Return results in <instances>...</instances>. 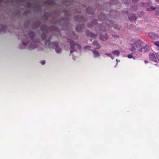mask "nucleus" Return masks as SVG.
Masks as SVG:
<instances>
[{
  "mask_svg": "<svg viewBox=\"0 0 159 159\" xmlns=\"http://www.w3.org/2000/svg\"><path fill=\"white\" fill-rule=\"evenodd\" d=\"M108 22L109 23H111V21H108Z\"/></svg>",
  "mask_w": 159,
  "mask_h": 159,
  "instance_id": "38",
  "label": "nucleus"
},
{
  "mask_svg": "<svg viewBox=\"0 0 159 159\" xmlns=\"http://www.w3.org/2000/svg\"><path fill=\"white\" fill-rule=\"evenodd\" d=\"M154 44L159 48V41H157L154 43Z\"/></svg>",
  "mask_w": 159,
  "mask_h": 159,
  "instance_id": "21",
  "label": "nucleus"
},
{
  "mask_svg": "<svg viewBox=\"0 0 159 159\" xmlns=\"http://www.w3.org/2000/svg\"><path fill=\"white\" fill-rule=\"evenodd\" d=\"M51 38V37L48 40L46 41L45 42V44L46 45H48V47L49 48H50V39Z\"/></svg>",
  "mask_w": 159,
  "mask_h": 159,
  "instance_id": "12",
  "label": "nucleus"
},
{
  "mask_svg": "<svg viewBox=\"0 0 159 159\" xmlns=\"http://www.w3.org/2000/svg\"><path fill=\"white\" fill-rule=\"evenodd\" d=\"M26 41H27V40H26ZM22 43H23V44L24 46H26V45H27V44H28V42H27V41H26V42H23V41H22Z\"/></svg>",
  "mask_w": 159,
  "mask_h": 159,
  "instance_id": "23",
  "label": "nucleus"
},
{
  "mask_svg": "<svg viewBox=\"0 0 159 159\" xmlns=\"http://www.w3.org/2000/svg\"><path fill=\"white\" fill-rule=\"evenodd\" d=\"M93 54V57H100V54L98 51H96L95 50H91Z\"/></svg>",
  "mask_w": 159,
  "mask_h": 159,
  "instance_id": "6",
  "label": "nucleus"
},
{
  "mask_svg": "<svg viewBox=\"0 0 159 159\" xmlns=\"http://www.w3.org/2000/svg\"><path fill=\"white\" fill-rule=\"evenodd\" d=\"M36 43H33V44H31L29 46V48L30 50H32L34 49L35 48H36Z\"/></svg>",
  "mask_w": 159,
  "mask_h": 159,
  "instance_id": "9",
  "label": "nucleus"
},
{
  "mask_svg": "<svg viewBox=\"0 0 159 159\" xmlns=\"http://www.w3.org/2000/svg\"><path fill=\"white\" fill-rule=\"evenodd\" d=\"M78 21H81V20H79V19H78Z\"/></svg>",
  "mask_w": 159,
  "mask_h": 159,
  "instance_id": "41",
  "label": "nucleus"
},
{
  "mask_svg": "<svg viewBox=\"0 0 159 159\" xmlns=\"http://www.w3.org/2000/svg\"><path fill=\"white\" fill-rule=\"evenodd\" d=\"M127 57L129 58H133V56L132 54H129L127 56Z\"/></svg>",
  "mask_w": 159,
  "mask_h": 159,
  "instance_id": "22",
  "label": "nucleus"
},
{
  "mask_svg": "<svg viewBox=\"0 0 159 159\" xmlns=\"http://www.w3.org/2000/svg\"><path fill=\"white\" fill-rule=\"evenodd\" d=\"M91 9V8L90 7H88L86 9V12L88 13H91L89 11Z\"/></svg>",
  "mask_w": 159,
  "mask_h": 159,
  "instance_id": "24",
  "label": "nucleus"
},
{
  "mask_svg": "<svg viewBox=\"0 0 159 159\" xmlns=\"http://www.w3.org/2000/svg\"><path fill=\"white\" fill-rule=\"evenodd\" d=\"M156 58L159 61V52L155 53Z\"/></svg>",
  "mask_w": 159,
  "mask_h": 159,
  "instance_id": "20",
  "label": "nucleus"
},
{
  "mask_svg": "<svg viewBox=\"0 0 159 159\" xmlns=\"http://www.w3.org/2000/svg\"><path fill=\"white\" fill-rule=\"evenodd\" d=\"M116 61L117 62L118 61V59H117L116 60ZM118 61H119V60H118Z\"/></svg>",
  "mask_w": 159,
  "mask_h": 159,
  "instance_id": "40",
  "label": "nucleus"
},
{
  "mask_svg": "<svg viewBox=\"0 0 159 159\" xmlns=\"http://www.w3.org/2000/svg\"><path fill=\"white\" fill-rule=\"evenodd\" d=\"M97 20H95L91 24V25L90 24H88V26L90 28L93 26L94 24H96L97 23Z\"/></svg>",
  "mask_w": 159,
  "mask_h": 159,
  "instance_id": "13",
  "label": "nucleus"
},
{
  "mask_svg": "<svg viewBox=\"0 0 159 159\" xmlns=\"http://www.w3.org/2000/svg\"><path fill=\"white\" fill-rule=\"evenodd\" d=\"M125 12V13H127V14L128 15L129 14L128 13V11H124Z\"/></svg>",
  "mask_w": 159,
  "mask_h": 159,
  "instance_id": "36",
  "label": "nucleus"
},
{
  "mask_svg": "<svg viewBox=\"0 0 159 159\" xmlns=\"http://www.w3.org/2000/svg\"><path fill=\"white\" fill-rule=\"evenodd\" d=\"M100 38L103 41H105L107 39V36L106 35H101L100 36Z\"/></svg>",
  "mask_w": 159,
  "mask_h": 159,
  "instance_id": "14",
  "label": "nucleus"
},
{
  "mask_svg": "<svg viewBox=\"0 0 159 159\" xmlns=\"http://www.w3.org/2000/svg\"><path fill=\"white\" fill-rule=\"evenodd\" d=\"M129 18L131 20H135L137 19L135 15L133 13L129 15Z\"/></svg>",
  "mask_w": 159,
  "mask_h": 159,
  "instance_id": "5",
  "label": "nucleus"
},
{
  "mask_svg": "<svg viewBox=\"0 0 159 159\" xmlns=\"http://www.w3.org/2000/svg\"><path fill=\"white\" fill-rule=\"evenodd\" d=\"M108 25H109V26H112V25H110L109 24V23H108Z\"/></svg>",
  "mask_w": 159,
  "mask_h": 159,
  "instance_id": "37",
  "label": "nucleus"
},
{
  "mask_svg": "<svg viewBox=\"0 0 159 159\" xmlns=\"http://www.w3.org/2000/svg\"><path fill=\"white\" fill-rule=\"evenodd\" d=\"M132 42L133 43L132 44V47L130 48V50L132 51H134L135 49V47L138 48L137 50L139 51L142 52L143 49V50L145 52L148 50V46L146 44L145 47L143 48V43L142 41L139 40H134Z\"/></svg>",
  "mask_w": 159,
  "mask_h": 159,
  "instance_id": "1",
  "label": "nucleus"
},
{
  "mask_svg": "<svg viewBox=\"0 0 159 159\" xmlns=\"http://www.w3.org/2000/svg\"><path fill=\"white\" fill-rule=\"evenodd\" d=\"M35 36V34L33 32H30L29 34L28 35V36H27L26 34L24 36L25 38H26V39H28V38L29 37H30L31 39V40H33V39L34 38V37Z\"/></svg>",
  "mask_w": 159,
  "mask_h": 159,
  "instance_id": "4",
  "label": "nucleus"
},
{
  "mask_svg": "<svg viewBox=\"0 0 159 159\" xmlns=\"http://www.w3.org/2000/svg\"><path fill=\"white\" fill-rule=\"evenodd\" d=\"M27 6H28V7H30V3H28L27 4Z\"/></svg>",
  "mask_w": 159,
  "mask_h": 159,
  "instance_id": "33",
  "label": "nucleus"
},
{
  "mask_svg": "<svg viewBox=\"0 0 159 159\" xmlns=\"http://www.w3.org/2000/svg\"><path fill=\"white\" fill-rule=\"evenodd\" d=\"M90 47V46H85L84 47V48L85 49H86V48H89Z\"/></svg>",
  "mask_w": 159,
  "mask_h": 159,
  "instance_id": "32",
  "label": "nucleus"
},
{
  "mask_svg": "<svg viewBox=\"0 0 159 159\" xmlns=\"http://www.w3.org/2000/svg\"><path fill=\"white\" fill-rule=\"evenodd\" d=\"M68 42L70 44V48L72 49L70 51V52L72 53L76 51L75 50V47L76 46L79 49H81V46L79 44L73 41L71 39H68Z\"/></svg>",
  "mask_w": 159,
  "mask_h": 159,
  "instance_id": "2",
  "label": "nucleus"
},
{
  "mask_svg": "<svg viewBox=\"0 0 159 159\" xmlns=\"http://www.w3.org/2000/svg\"><path fill=\"white\" fill-rule=\"evenodd\" d=\"M146 4L145 3H142L141 4V5L142 6V7L146 6Z\"/></svg>",
  "mask_w": 159,
  "mask_h": 159,
  "instance_id": "27",
  "label": "nucleus"
},
{
  "mask_svg": "<svg viewBox=\"0 0 159 159\" xmlns=\"http://www.w3.org/2000/svg\"><path fill=\"white\" fill-rule=\"evenodd\" d=\"M151 9H152L153 10H154L155 9V8H153L152 7H151Z\"/></svg>",
  "mask_w": 159,
  "mask_h": 159,
  "instance_id": "35",
  "label": "nucleus"
},
{
  "mask_svg": "<svg viewBox=\"0 0 159 159\" xmlns=\"http://www.w3.org/2000/svg\"><path fill=\"white\" fill-rule=\"evenodd\" d=\"M130 0H123V2L125 3H127V2H129Z\"/></svg>",
  "mask_w": 159,
  "mask_h": 159,
  "instance_id": "25",
  "label": "nucleus"
},
{
  "mask_svg": "<svg viewBox=\"0 0 159 159\" xmlns=\"http://www.w3.org/2000/svg\"><path fill=\"white\" fill-rule=\"evenodd\" d=\"M148 35L149 36H150L151 38L152 39H155V38H157L158 37V35L157 34H154L153 33H150L149 34H148Z\"/></svg>",
  "mask_w": 159,
  "mask_h": 159,
  "instance_id": "10",
  "label": "nucleus"
},
{
  "mask_svg": "<svg viewBox=\"0 0 159 159\" xmlns=\"http://www.w3.org/2000/svg\"><path fill=\"white\" fill-rule=\"evenodd\" d=\"M76 30L77 31H81L82 30V28L80 26H78L76 28Z\"/></svg>",
  "mask_w": 159,
  "mask_h": 159,
  "instance_id": "17",
  "label": "nucleus"
},
{
  "mask_svg": "<svg viewBox=\"0 0 159 159\" xmlns=\"http://www.w3.org/2000/svg\"><path fill=\"white\" fill-rule=\"evenodd\" d=\"M40 29L42 31L45 32H47L48 30L47 26L45 25H42Z\"/></svg>",
  "mask_w": 159,
  "mask_h": 159,
  "instance_id": "8",
  "label": "nucleus"
},
{
  "mask_svg": "<svg viewBox=\"0 0 159 159\" xmlns=\"http://www.w3.org/2000/svg\"><path fill=\"white\" fill-rule=\"evenodd\" d=\"M133 2L135 3L138 1L139 0H132Z\"/></svg>",
  "mask_w": 159,
  "mask_h": 159,
  "instance_id": "30",
  "label": "nucleus"
},
{
  "mask_svg": "<svg viewBox=\"0 0 159 159\" xmlns=\"http://www.w3.org/2000/svg\"><path fill=\"white\" fill-rule=\"evenodd\" d=\"M101 15L102 16L103 18V19H102V20H103L104 19H105V15H102V14Z\"/></svg>",
  "mask_w": 159,
  "mask_h": 159,
  "instance_id": "31",
  "label": "nucleus"
},
{
  "mask_svg": "<svg viewBox=\"0 0 159 159\" xmlns=\"http://www.w3.org/2000/svg\"><path fill=\"white\" fill-rule=\"evenodd\" d=\"M155 13L156 15H159V11H155Z\"/></svg>",
  "mask_w": 159,
  "mask_h": 159,
  "instance_id": "28",
  "label": "nucleus"
},
{
  "mask_svg": "<svg viewBox=\"0 0 159 159\" xmlns=\"http://www.w3.org/2000/svg\"><path fill=\"white\" fill-rule=\"evenodd\" d=\"M87 35L89 36H90L91 37H95V36L96 35L95 34H92L90 32V34H89L88 33V32H87Z\"/></svg>",
  "mask_w": 159,
  "mask_h": 159,
  "instance_id": "18",
  "label": "nucleus"
},
{
  "mask_svg": "<svg viewBox=\"0 0 159 159\" xmlns=\"http://www.w3.org/2000/svg\"><path fill=\"white\" fill-rule=\"evenodd\" d=\"M156 2H159V0H155Z\"/></svg>",
  "mask_w": 159,
  "mask_h": 159,
  "instance_id": "39",
  "label": "nucleus"
},
{
  "mask_svg": "<svg viewBox=\"0 0 159 159\" xmlns=\"http://www.w3.org/2000/svg\"><path fill=\"white\" fill-rule=\"evenodd\" d=\"M155 54L150 53L149 55V59L154 62H157V59L155 57Z\"/></svg>",
  "mask_w": 159,
  "mask_h": 159,
  "instance_id": "3",
  "label": "nucleus"
},
{
  "mask_svg": "<svg viewBox=\"0 0 159 159\" xmlns=\"http://www.w3.org/2000/svg\"><path fill=\"white\" fill-rule=\"evenodd\" d=\"M41 38L43 40H44L46 38V35L45 33H43L41 36Z\"/></svg>",
  "mask_w": 159,
  "mask_h": 159,
  "instance_id": "19",
  "label": "nucleus"
},
{
  "mask_svg": "<svg viewBox=\"0 0 159 159\" xmlns=\"http://www.w3.org/2000/svg\"><path fill=\"white\" fill-rule=\"evenodd\" d=\"M45 62L46 61H45L43 60L42 61L41 63L42 65H44L45 64Z\"/></svg>",
  "mask_w": 159,
  "mask_h": 159,
  "instance_id": "29",
  "label": "nucleus"
},
{
  "mask_svg": "<svg viewBox=\"0 0 159 159\" xmlns=\"http://www.w3.org/2000/svg\"><path fill=\"white\" fill-rule=\"evenodd\" d=\"M105 54L106 55L108 56L109 57H111V58H112V56L111 54L106 53Z\"/></svg>",
  "mask_w": 159,
  "mask_h": 159,
  "instance_id": "26",
  "label": "nucleus"
},
{
  "mask_svg": "<svg viewBox=\"0 0 159 159\" xmlns=\"http://www.w3.org/2000/svg\"><path fill=\"white\" fill-rule=\"evenodd\" d=\"M112 53L114 55H115L117 57L119 55L120 52L118 50H114L112 52Z\"/></svg>",
  "mask_w": 159,
  "mask_h": 159,
  "instance_id": "11",
  "label": "nucleus"
},
{
  "mask_svg": "<svg viewBox=\"0 0 159 159\" xmlns=\"http://www.w3.org/2000/svg\"><path fill=\"white\" fill-rule=\"evenodd\" d=\"M55 49H56V51L58 53H60L61 51V48L58 47V46L55 48Z\"/></svg>",
  "mask_w": 159,
  "mask_h": 159,
  "instance_id": "15",
  "label": "nucleus"
},
{
  "mask_svg": "<svg viewBox=\"0 0 159 159\" xmlns=\"http://www.w3.org/2000/svg\"><path fill=\"white\" fill-rule=\"evenodd\" d=\"M93 44L94 45L96 46V47H94V48L95 49H99L101 47L100 45L97 41H95L93 42Z\"/></svg>",
  "mask_w": 159,
  "mask_h": 159,
  "instance_id": "7",
  "label": "nucleus"
},
{
  "mask_svg": "<svg viewBox=\"0 0 159 159\" xmlns=\"http://www.w3.org/2000/svg\"><path fill=\"white\" fill-rule=\"evenodd\" d=\"M54 48H55L58 46V43L57 42H53L52 43Z\"/></svg>",
  "mask_w": 159,
  "mask_h": 159,
  "instance_id": "16",
  "label": "nucleus"
},
{
  "mask_svg": "<svg viewBox=\"0 0 159 159\" xmlns=\"http://www.w3.org/2000/svg\"><path fill=\"white\" fill-rule=\"evenodd\" d=\"M78 17L79 18H81V19H82V16H78Z\"/></svg>",
  "mask_w": 159,
  "mask_h": 159,
  "instance_id": "34",
  "label": "nucleus"
}]
</instances>
